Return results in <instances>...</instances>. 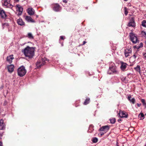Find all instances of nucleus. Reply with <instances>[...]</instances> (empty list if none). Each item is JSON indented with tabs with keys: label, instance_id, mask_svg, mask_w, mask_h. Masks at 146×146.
<instances>
[{
	"label": "nucleus",
	"instance_id": "38",
	"mask_svg": "<svg viewBox=\"0 0 146 146\" xmlns=\"http://www.w3.org/2000/svg\"><path fill=\"white\" fill-rule=\"evenodd\" d=\"M63 2H64L65 3H66L67 2V1L66 0H64L63 1Z\"/></svg>",
	"mask_w": 146,
	"mask_h": 146
},
{
	"label": "nucleus",
	"instance_id": "12",
	"mask_svg": "<svg viewBox=\"0 0 146 146\" xmlns=\"http://www.w3.org/2000/svg\"><path fill=\"white\" fill-rule=\"evenodd\" d=\"M109 129V127L108 126L106 125L103 126L101 127L99 129V130L100 131H107Z\"/></svg>",
	"mask_w": 146,
	"mask_h": 146
},
{
	"label": "nucleus",
	"instance_id": "7",
	"mask_svg": "<svg viewBox=\"0 0 146 146\" xmlns=\"http://www.w3.org/2000/svg\"><path fill=\"white\" fill-rule=\"evenodd\" d=\"M16 6L17 10L19 11L18 15H21L23 10V8L19 5H17Z\"/></svg>",
	"mask_w": 146,
	"mask_h": 146
},
{
	"label": "nucleus",
	"instance_id": "47",
	"mask_svg": "<svg viewBox=\"0 0 146 146\" xmlns=\"http://www.w3.org/2000/svg\"><path fill=\"white\" fill-rule=\"evenodd\" d=\"M128 0H124V1H127Z\"/></svg>",
	"mask_w": 146,
	"mask_h": 146
},
{
	"label": "nucleus",
	"instance_id": "28",
	"mask_svg": "<svg viewBox=\"0 0 146 146\" xmlns=\"http://www.w3.org/2000/svg\"><path fill=\"white\" fill-rule=\"evenodd\" d=\"M139 116H141L140 119H142L144 118L143 117H144V115L143 113H141L139 115Z\"/></svg>",
	"mask_w": 146,
	"mask_h": 146
},
{
	"label": "nucleus",
	"instance_id": "21",
	"mask_svg": "<svg viewBox=\"0 0 146 146\" xmlns=\"http://www.w3.org/2000/svg\"><path fill=\"white\" fill-rule=\"evenodd\" d=\"M25 19L28 22L33 21V19L30 17L27 16L25 17Z\"/></svg>",
	"mask_w": 146,
	"mask_h": 146
},
{
	"label": "nucleus",
	"instance_id": "23",
	"mask_svg": "<svg viewBox=\"0 0 146 146\" xmlns=\"http://www.w3.org/2000/svg\"><path fill=\"white\" fill-rule=\"evenodd\" d=\"M28 37L30 39L33 38V36L31 33H29L28 34Z\"/></svg>",
	"mask_w": 146,
	"mask_h": 146
},
{
	"label": "nucleus",
	"instance_id": "27",
	"mask_svg": "<svg viewBox=\"0 0 146 146\" xmlns=\"http://www.w3.org/2000/svg\"><path fill=\"white\" fill-rule=\"evenodd\" d=\"M124 10V11H125V15H127L128 13V12L127 11V10H128L127 9V8L126 7H125Z\"/></svg>",
	"mask_w": 146,
	"mask_h": 146
},
{
	"label": "nucleus",
	"instance_id": "9",
	"mask_svg": "<svg viewBox=\"0 0 146 146\" xmlns=\"http://www.w3.org/2000/svg\"><path fill=\"white\" fill-rule=\"evenodd\" d=\"M119 115L121 118H127L128 116L127 113L123 111H120Z\"/></svg>",
	"mask_w": 146,
	"mask_h": 146
},
{
	"label": "nucleus",
	"instance_id": "10",
	"mask_svg": "<svg viewBox=\"0 0 146 146\" xmlns=\"http://www.w3.org/2000/svg\"><path fill=\"white\" fill-rule=\"evenodd\" d=\"M14 58L13 55L7 56V61L9 63L11 64L12 62V60L14 59Z\"/></svg>",
	"mask_w": 146,
	"mask_h": 146
},
{
	"label": "nucleus",
	"instance_id": "16",
	"mask_svg": "<svg viewBox=\"0 0 146 146\" xmlns=\"http://www.w3.org/2000/svg\"><path fill=\"white\" fill-rule=\"evenodd\" d=\"M121 69L124 71L125 70V69L126 68L127 64L126 63H124L123 62H121Z\"/></svg>",
	"mask_w": 146,
	"mask_h": 146
},
{
	"label": "nucleus",
	"instance_id": "19",
	"mask_svg": "<svg viewBox=\"0 0 146 146\" xmlns=\"http://www.w3.org/2000/svg\"><path fill=\"white\" fill-rule=\"evenodd\" d=\"M128 25L129 26L134 27L135 26V23L133 20H131L129 22Z\"/></svg>",
	"mask_w": 146,
	"mask_h": 146
},
{
	"label": "nucleus",
	"instance_id": "18",
	"mask_svg": "<svg viewBox=\"0 0 146 146\" xmlns=\"http://www.w3.org/2000/svg\"><path fill=\"white\" fill-rule=\"evenodd\" d=\"M0 16L3 18H5L7 16L4 10H2L0 12Z\"/></svg>",
	"mask_w": 146,
	"mask_h": 146
},
{
	"label": "nucleus",
	"instance_id": "6",
	"mask_svg": "<svg viewBox=\"0 0 146 146\" xmlns=\"http://www.w3.org/2000/svg\"><path fill=\"white\" fill-rule=\"evenodd\" d=\"M132 52V49L131 48H129L125 49L124 52V54L125 57L127 58L130 56V54Z\"/></svg>",
	"mask_w": 146,
	"mask_h": 146
},
{
	"label": "nucleus",
	"instance_id": "39",
	"mask_svg": "<svg viewBox=\"0 0 146 146\" xmlns=\"http://www.w3.org/2000/svg\"><path fill=\"white\" fill-rule=\"evenodd\" d=\"M0 146H3L2 143L0 141Z\"/></svg>",
	"mask_w": 146,
	"mask_h": 146
},
{
	"label": "nucleus",
	"instance_id": "40",
	"mask_svg": "<svg viewBox=\"0 0 146 146\" xmlns=\"http://www.w3.org/2000/svg\"><path fill=\"white\" fill-rule=\"evenodd\" d=\"M2 136V134L0 133V138Z\"/></svg>",
	"mask_w": 146,
	"mask_h": 146
},
{
	"label": "nucleus",
	"instance_id": "29",
	"mask_svg": "<svg viewBox=\"0 0 146 146\" xmlns=\"http://www.w3.org/2000/svg\"><path fill=\"white\" fill-rule=\"evenodd\" d=\"M135 99L134 98H132L130 101V102L132 103L133 104H135Z\"/></svg>",
	"mask_w": 146,
	"mask_h": 146
},
{
	"label": "nucleus",
	"instance_id": "31",
	"mask_svg": "<svg viewBox=\"0 0 146 146\" xmlns=\"http://www.w3.org/2000/svg\"><path fill=\"white\" fill-rule=\"evenodd\" d=\"M143 55L144 58L146 59V51L143 53Z\"/></svg>",
	"mask_w": 146,
	"mask_h": 146
},
{
	"label": "nucleus",
	"instance_id": "34",
	"mask_svg": "<svg viewBox=\"0 0 146 146\" xmlns=\"http://www.w3.org/2000/svg\"><path fill=\"white\" fill-rule=\"evenodd\" d=\"M60 37V38L62 40H64V36H61Z\"/></svg>",
	"mask_w": 146,
	"mask_h": 146
},
{
	"label": "nucleus",
	"instance_id": "43",
	"mask_svg": "<svg viewBox=\"0 0 146 146\" xmlns=\"http://www.w3.org/2000/svg\"><path fill=\"white\" fill-rule=\"evenodd\" d=\"M15 1L17 2V1H19V0H14Z\"/></svg>",
	"mask_w": 146,
	"mask_h": 146
},
{
	"label": "nucleus",
	"instance_id": "25",
	"mask_svg": "<svg viewBox=\"0 0 146 146\" xmlns=\"http://www.w3.org/2000/svg\"><path fill=\"white\" fill-rule=\"evenodd\" d=\"M90 99L89 98H87L85 100V102L84 103V104L86 105L88 104L89 102Z\"/></svg>",
	"mask_w": 146,
	"mask_h": 146
},
{
	"label": "nucleus",
	"instance_id": "37",
	"mask_svg": "<svg viewBox=\"0 0 146 146\" xmlns=\"http://www.w3.org/2000/svg\"><path fill=\"white\" fill-rule=\"evenodd\" d=\"M86 41H84L83 42V45H84V44H86Z\"/></svg>",
	"mask_w": 146,
	"mask_h": 146
},
{
	"label": "nucleus",
	"instance_id": "45",
	"mask_svg": "<svg viewBox=\"0 0 146 146\" xmlns=\"http://www.w3.org/2000/svg\"><path fill=\"white\" fill-rule=\"evenodd\" d=\"M144 34L145 35H146V33H145V32H144Z\"/></svg>",
	"mask_w": 146,
	"mask_h": 146
},
{
	"label": "nucleus",
	"instance_id": "41",
	"mask_svg": "<svg viewBox=\"0 0 146 146\" xmlns=\"http://www.w3.org/2000/svg\"><path fill=\"white\" fill-rule=\"evenodd\" d=\"M116 146H119V145L118 144V143L117 142Z\"/></svg>",
	"mask_w": 146,
	"mask_h": 146
},
{
	"label": "nucleus",
	"instance_id": "35",
	"mask_svg": "<svg viewBox=\"0 0 146 146\" xmlns=\"http://www.w3.org/2000/svg\"><path fill=\"white\" fill-rule=\"evenodd\" d=\"M140 46L139 47H138V48H140V47H142L143 46V44L142 43H141L140 44Z\"/></svg>",
	"mask_w": 146,
	"mask_h": 146
},
{
	"label": "nucleus",
	"instance_id": "42",
	"mask_svg": "<svg viewBox=\"0 0 146 146\" xmlns=\"http://www.w3.org/2000/svg\"><path fill=\"white\" fill-rule=\"evenodd\" d=\"M144 106L145 107V108H146V103L145 104H144Z\"/></svg>",
	"mask_w": 146,
	"mask_h": 146
},
{
	"label": "nucleus",
	"instance_id": "3",
	"mask_svg": "<svg viewBox=\"0 0 146 146\" xmlns=\"http://www.w3.org/2000/svg\"><path fill=\"white\" fill-rule=\"evenodd\" d=\"M46 61H48L49 60L46 58H44L42 59L41 61H37L36 64V68H40L41 66L44 64Z\"/></svg>",
	"mask_w": 146,
	"mask_h": 146
},
{
	"label": "nucleus",
	"instance_id": "17",
	"mask_svg": "<svg viewBox=\"0 0 146 146\" xmlns=\"http://www.w3.org/2000/svg\"><path fill=\"white\" fill-rule=\"evenodd\" d=\"M17 24L20 26H23L25 25V23L23 21L22 19H19L17 20Z\"/></svg>",
	"mask_w": 146,
	"mask_h": 146
},
{
	"label": "nucleus",
	"instance_id": "24",
	"mask_svg": "<svg viewBox=\"0 0 146 146\" xmlns=\"http://www.w3.org/2000/svg\"><path fill=\"white\" fill-rule=\"evenodd\" d=\"M142 25L143 26L146 27V21L143 20L142 22Z\"/></svg>",
	"mask_w": 146,
	"mask_h": 146
},
{
	"label": "nucleus",
	"instance_id": "30",
	"mask_svg": "<svg viewBox=\"0 0 146 146\" xmlns=\"http://www.w3.org/2000/svg\"><path fill=\"white\" fill-rule=\"evenodd\" d=\"M141 102L142 103L143 105L144 106V104H145L146 103H145V100L143 99H142L141 100Z\"/></svg>",
	"mask_w": 146,
	"mask_h": 146
},
{
	"label": "nucleus",
	"instance_id": "20",
	"mask_svg": "<svg viewBox=\"0 0 146 146\" xmlns=\"http://www.w3.org/2000/svg\"><path fill=\"white\" fill-rule=\"evenodd\" d=\"M135 70L137 72H138L140 74H141V69L140 66L139 65H137L136 67L134 68Z\"/></svg>",
	"mask_w": 146,
	"mask_h": 146
},
{
	"label": "nucleus",
	"instance_id": "33",
	"mask_svg": "<svg viewBox=\"0 0 146 146\" xmlns=\"http://www.w3.org/2000/svg\"><path fill=\"white\" fill-rule=\"evenodd\" d=\"M131 97L130 96H128V99L129 101H130L131 100Z\"/></svg>",
	"mask_w": 146,
	"mask_h": 146
},
{
	"label": "nucleus",
	"instance_id": "15",
	"mask_svg": "<svg viewBox=\"0 0 146 146\" xmlns=\"http://www.w3.org/2000/svg\"><path fill=\"white\" fill-rule=\"evenodd\" d=\"M5 129V125L3 123V120L1 119L0 120V130H3Z\"/></svg>",
	"mask_w": 146,
	"mask_h": 146
},
{
	"label": "nucleus",
	"instance_id": "8",
	"mask_svg": "<svg viewBox=\"0 0 146 146\" xmlns=\"http://www.w3.org/2000/svg\"><path fill=\"white\" fill-rule=\"evenodd\" d=\"M10 0H6L4 1L3 5L7 7L12 8L13 6L10 3Z\"/></svg>",
	"mask_w": 146,
	"mask_h": 146
},
{
	"label": "nucleus",
	"instance_id": "26",
	"mask_svg": "<svg viewBox=\"0 0 146 146\" xmlns=\"http://www.w3.org/2000/svg\"><path fill=\"white\" fill-rule=\"evenodd\" d=\"M92 141L93 143H97L98 141V139L96 137L94 138Z\"/></svg>",
	"mask_w": 146,
	"mask_h": 146
},
{
	"label": "nucleus",
	"instance_id": "4",
	"mask_svg": "<svg viewBox=\"0 0 146 146\" xmlns=\"http://www.w3.org/2000/svg\"><path fill=\"white\" fill-rule=\"evenodd\" d=\"M129 36L131 40L133 43L136 44L138 40L136 35L135 34L132 33H130L129 34Z\"/></svg>",
	"mask_w": 146,
	"mask_h": 146
},
{
	"label": "nucleus",
	"instance_id": "48",
	"mask_svg": "<svg viewBox=\"0 0 146 146\" xmlns=\"http://www.w3.org/2000/svg\"><path fill=\"white\" fill-rule=\"evenodd\" d=\"M145 72H146V71H145Z\"/></svg>",
	"mask_w": 146,
	"mask_h": 146
},
{
	"label": "nucleus",
	"instance_id": "44",
	"mask_svg": "<svg viewBox=\"0 0 146 146\" xmlns=\"http://www.w3.org/2000/svg\"><path fill=\"white\" fill-rule=\"evenodd\" d=\"M104 134V133H101V135H103Z\"/></svg>",
	"mask_w": 146,
	"mask_h": 146
},
{
	"label": "nucleus",
	"instance_id": "46",
	"mask_svg": "<svg viewBox=\"0 0 146 146\" xmlns=\"http://www.w3.org/2000/svg\"><path fill=\"white\" fill-rule=\"evenodd\" d=\"M120 120H121V119H118V121H120Z\"/></svg>",
	"mask_w": 146,
	"mask_h": 146
},
{
	"label": "nucleus",
	"instance_id": "2",
	"mask_svg": "<svg viewBox=\"0 0 146 146\" xmlns=\"http://www.w3.org/2000/svg\"><path fill=\"white\" fill-rule=\"evenodd\" d=\"M26 70L25 69V67L22 66L18 68V75L22 77L25 75L26 73Z\"/></svg>",
	"mask_w": 146,
	"mask_h": 146
},
{
	"label": "nucleus",
	"instance_id": "14",
	"mask_svg": "<svg viewBox=\"0 0 146 146\" xmlns=\"http://www.w3.org/2000/svg\"><path fill=\"white\" fill-rule=\"evenodd\" d=\"M60 9V5L58 4H56L54 5L53 9L55 11H58Z\"/></svg>",
	"mask_w": 146,
	"mask_h": 146
},
{
	"label": "nucleus",
	"instance_id": "5",
	"mask_svg": "<svg viewBox=\"0 0 146 146\" xmlns=\"http://www.w3.org/2000/svg\"><path fill=\"white\" fill-rule=\"evenodd\" d=\"M108 73L110 74H115L118 73V72L117 70L114 67H111L109 68Z\"/></svg>",
	"mask_w": 146,
	"mask_h": 146
},
{
	"label": "nucleus",
	"instance_id": "1",
	"mask_svg": "<svg viewBox=\"0 0 146 146\" xmlns=\"http://www.w3.org/2000/svg\"><path fill=\"white\" fill-rule=\"evenodd\" d=\"M23 52L26 56L29 58H31L34 56V49L33 47H30L27 46L24 49L22 50Z\"/></svg>",
	"mask_w": 146,
	"mask_h": 146
},
{
	"label": "nucleus",
	"instance_id": "22",
	"mask_svg": "<svg viewBox=\"0 0 146 146\" xmlns=\"http://www.w3.org/2000/svg\"><path fill=\"white\" fill-rule=\"evenodd\" d=\"M110 123L112 124H114L115 121V118H113L112 119H110Z\"/></svg>",
	"mask_w": 146,
	"mask_h": 146
},
{
	"label": "nucleus",
	"instance_id": "11",
	"mask_svg": "<svg viewBox=\"0 0 146 146\" xmlns=\"http://www.w3.org/2000/svg\"><path fill=\"white\" fill-rule=\"evenodd\" d=\"M7 68L8 71L9 72L11 73L13 71L14 68V66L13 65L11 64L10 65H8Z\"/></svg>",
	"mask_w": 146,
	"mask_h": 146
},
{
	"label": "nucleus",
	"instance_id": "36",
	"mask_svg": "<svg viewBox=\"0 0 146 146\" xmlns=\"http://www.w3.org/2000/svg\"><path fill=\"white\" fill-rule=\"evenodd\" d=\"M137 105L139 107L141 106V104L137 103Z\"/></svg>",
	"mask_w": 146,
	"mask_h": 146
},
{
	"label": "nucleus",
	"instance_id": "13",
	"mask_svg": "<svg viewBox=\"0 0 146 146\" xmlns=\"http://www.w3.org/2000/svg\"><path fill=\"white\" fill-rule=\"evenodd\" d=\"M27 12L29 15H32L34 14L35 11L33 8L31 7H29L28 8Z\"/></svg>",
	"mask_w": 146,
	"mask_h": 146
},
{
	"label": "nucleus",
	"instance_id": "32",
	"mask_svg": "<svg viewBox=\"0 0 146 146\" xmlns=\"http://www.w3.org/2000/svg\"><path fill=\"white\" fill-rule=\"evenodd\" d=\"M136 57V56L135 55H133V56L131 57V58H134V59H135Z\"/></svg>",
	"mask_w": 146,
	"mask_h": 146
}]
</instances>
